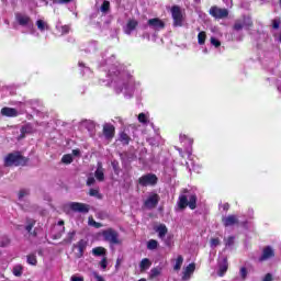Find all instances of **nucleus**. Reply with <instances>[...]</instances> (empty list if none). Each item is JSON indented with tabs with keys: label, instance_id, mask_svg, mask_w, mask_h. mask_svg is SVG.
Listing matches in <instances>:
<instances>
[{
	"label": "nucleus",
	"instance_id": "58836bf2",
	"mask_svg": "<svg viewBox=\"0 0 281 281\" xmlns=\"http://www.w3.org/2000/svg\"><path fill=\"white\" fill-rule=\"evenodd\" d=\"M13 274H14V277L20 278L22 276V267L21 266H14Z\"/></svg>",
	"mask_w": 281,
	"mask_h": 281
},
{
	"label": "nucleus",
	"instance_id": "6ab92c4d",
	"mask_svg": "<svg viewBox=\"0 0 281 281\" xmlns=\"http://www.w3.org/2000/svg\"><path fill=\"white\" fill-rule=\"evenodd\" d=\"M33 127L32 124L26 123L24 126L21 127V135L19 136V139L25 138V135L32 134Z\"/></svg>",
	"mask_w": 281,
	"mask_h": 281
},
{
	"label": "nucleus",
	"instance_id": "393cba45",
	"mask_svg": "<svg viewBox=\"0 0 281 281\" xmlns=\"http://www.w3.org/2000/svg\"><path fill=\"white\" fill-rule=\"evenodd\" d=\"M137 25H138V22L136 20H134V19L128 20V22H127V31H128L127 34H131L133 31H135Z\"/></svg>",
	"mask_w": 281,
	"mask_h": 281
},
{
	"label": "nucleus",
	"instance_id": "c85d7f7f",
	"mask_svg": "<svg viewBox=\"0 0 281 281\" xmlns=\"http://www.w3.org/2000/svg\"><path fill=\"white\" fill-rule=\"evenodd\" d=\"M75 236H76V232L71 231L70 233L67 234V237L64 238L63 243L67 244V245H70L74 241Z\"/></svg>",
	"mask_w": 281,
	"mask_h": 281
},
{
	"label": "nucleus",
	"instance_id": "3c124183",
	"mask_svg": "<svg viewBox=\"0 0 281 281\" xmlns=\"http://www.w3.org/2000/svg\"><path fill=\"white\" fill-rule=\"evenodd\" d=\"M92 276L97 281H104V278L100 276L97 271L92 272Z\"/></svg>",
	"mask_w": 281,
	"mask_h": 281
},
{
	"label": "nucleus",
	"instance_id": "5701e85b",
	"mask_svg": "<svg viewBox=\"0 0 281 281\" xmlns=\"http://www.w3.org/2000/svg\"><path fill=\"white\" fill-rule=\"evenodd\" d=\"M138 267L140 268V272L147 271L151 267V261L148 258H144L140 260Z\"/></svg>",
	"mask_w": 281,
	"mask_h": 281
},
{
	"label": "nucleus",
	"instance_id": "79ce46f5",
	"mask_svg": "<svg viewBox=\"0 0 281 281\" xmlns=\"http://www.w3.org/2000/svg\"><path fill=\"white\" fill-rule=\"evenodd\" d=\"M179 138L181 139V142L188 140L190 145L193 144V138H189L188 135L181 134V135L179 136Z\"/></svg>",
	"mask_w": 281,
	"mask_h": 281
},
{
	"label": "nucleus",
	"instance_id": "c9c22d12",
	"mask_svg": "<svg viewBox=\"0 0 281 281\" xmlns=\"http://www.w3.org/2000/svg\"><path fill=\"white\" fill-rule=\"evenodd\" d=\"M224 244L226 247H232L235 244V237L234 236H228L227 238L224 239Z\"/></svg>",
	"mask_w": 281,
	"mask_h": 281
},
{
	"label": "nucleus",
	"instance_id": "4468645a",
	"mask_svg": "<svg viewBox=\"0 0 281 281\" xmlns=\"http://www.w3.org/2000/svg\"><path fill=\"white\" fill-rule=\"evenodd\" d=\"M222 223L224 225V227H231L234 225H239V220L235 214H229L225 217H222Z\"/></svg>",
	"mask_w": 281,
	"mask_h": 281
},
{
	"label": "nucleus",
	"instance_id": "2eb2a0df",
	"mask_svg": "<svg viewBox=\"0 0 281 281\" xmlns=\"http://www.w3.org/2000/svg\"><path fill=\"white\" fill-rule=\"evenodd\" d=\"M195 270H196V265L194 262H191L189 266H187V268L183 269V272H182V281L190 280Z\"/></svg>",
	"mask_w": 281,
	"mask_h": 281
},
{
	"label": "nucleus",
	"instance_id": "9b49d317",
	"mask_svg": "<svg viewBox=\"0 0 281 281\" xmlns=\"http://www.w3.org/2000/svg\"><path fill=\"white\" fill-rule=\"evenodd\" d=\"M148 26L153 29L156 32H159L160 30H165L166 24L160 18H153L148 20Z\"/></svg>",
	"mask_w": 281,
	"mask_h": 281
},
{
	"label": "nucleus",
	"instance_id": "09e8293b",
	"mask_svg": "<svg viewBox=\"0 0 281 281\" xmlns=\"http://www.w3.org/2000/svg\"><path fill=\"white\" fill-rule=\"evenodd\" d=\"M95 183L94 177H90L87 179V187H92Z\"/></svg>",
	"mask_w": 281,
	"mask_h": 281
},
{
	"label": "nucleus",
	"instance_id": "f03ea898",
	"mask_svg": "<svg viewBox=\"0 0 281 281\" xmlns=\"http://www.w3.org/2000/svg\"><path fill=\"white\" fill-rule=\"evenodd\" d=\"M30 161L29 157H24L21 155V151H14L11 154H7L4 158V167H25Z\"/></svg>",
	"mask_w": 281,
	"mask_h": 281
},
{
	"label": "nucleus",
	"instance_id": "4d7b16f0",
	"mask_svg": "<svg viewBox=\"0 0 281 281\" xmlns=\"http://www.w3.org/2000/svg\"><path fill=\"white\" fill-rule=\"evenodd\" d=\"M74 0H58L59 4H67L69 2H72Z\"/></svg>",
	"mask_w": 281,
	"mask_h": 281
},
{
	"label": "nucleus",
	"instance_id": "e433bc0d",
	"mask_svg": "<svg viewBox=\"0 0 281 281\" xmlns=\"http://www.w3.org/2000/svg\"><path fill=\"white\" fill-rule=\"evenodd\" d=\"M137 120H138V123H142V124H147L148 123V119H147V115L145 113L138 114Z\"/></svg>",
	"mask_w": 281,
	"mask_h": 281
},
{
	"label": "nucleus",
	"instance_id": "1a4fd4ad",
	"mask_svg": "<svg viewBox=\"0 0 281 281\" xmlns=\"http://www.w3.org/2000/svg\"><path fill=\"white\" fill-rule=\"evenodd\" d=\"M68 207H70V210L72 212H78V213H82V214H88V212H90V205H87L81 202H71L68 205Z\"/></svg>",
	"mask_w": 281,
	"mask_h": 281
},
{
	"label": "nucleus",
	"instance_id": "cd10ccee",
	"mask_svg": "<svg viewBox=\"0 0 281 281\" xmlns=\"http://www.w3.org/2000/svg\"><path fill=\"white\" fill-rule=\"evenodd\" d=\"M183 262H184V258L181 255H179L177 257V261L175 262L173 270L180 271Z\"/></svg>",
	"mask_w": 281,
	"mask_h": 281
},
{
	"label": "nucleus",
	"instance_id": "603ef678",
	"mask_svg": "<svg viewBox=\"0 0 281 281\" xmlns=\"http://www.w3.org/2000/svg\"><path fill=\"white\" fill-rule=\"evenodd\" d=\"M89 194H90L91 196L99 198V190H97V189H90Z\"/></svg>",
	"mask_w": 281,
	"mask_h": 281
},
{
	"label": "nucleus",
	"instance_id": "864d4df0",
	"mask_svg": "<svg viewBox=\"0 0 281 281\" xmlns=\"http://www.w3.org/2000/svg\"><path fill=\"white\" fill-rule=\"evenodd\" d=\"M70 281H83V278H82V277L72 276V277L70 278Z\"/></svg>",
	"mask_w": 281,
	"mask_h": 281
},
{
	"label": "nucleus",
	"instance_id": "a211bd4d",
	"mask_svg": "<svg viewBox=\"0 0 281 281\" xmlns=\"http://www.w3.org/2000/svg\"><path fill=\"white\" fill-rule=\"evenodd\" d=\"M1 115L4 117H18V110L12 108H2Z\"/></svg>",
	"mask_w": 281,
	"mask_h": 281
},
{
	"label": "nucleus",
	"instance_id": "7ed1b4c3",
	"mask_svg": "<svg viewBox=\"0 0 281 281\" xmlns=\"http://www.w3.org/2000/svg\"><path fill=\"white\" fill-rule=\"evenodd\" d=\"M254 27V20L250 15H243L239 19L235 20V24H233V30L235 32H239L241 30H250Z\"/></svg>",
	"mask_w": 281,
	"mask_h": 281
},
{
	"label": "nucleus",
	"instance_id": "0e129e2a",
	"mask_svg": "<svg viewBox=\"0 0 281 281\" xmlns=\"http://www.w3.org/2000/svg\"><path fill=\"white\" fill-rule=\"evenodd\" d=\"M280 4H281V0H280Z\"/></svg>",
	"mask_w": 281,
	"mask_h": 281
},
{
	"label": "nucleus",
	"instance_id": "20e7f679",
	"mask_svg": "<svg viewBox=\"0 0 281 281\" xmlns=\"http://www.w3.org/2000/svg\"><path fill=\"white\" fill-rule=\"evenodd\" d=\"M171 19H173V27H181L184 22V15H182L181 7L173 5L170 9Z\"/></svg>",
	"mask_w": 281,
	"mask_h": 281
},
{
	"label": "nucleus",
	"instance_id": "f8f14e48",
	"mask_svg": "<svg viewBox=\"0 0 281 281\" xmlns=\"http://www.w3.org/2000/svg\"><path fill=\"white\" fill-rule=\"evenodd\" d=\"M276 257V252L273 251L271 246L263 247V250L261 252V256L259 258V262H265L268 259H272Z\"/></svg>",
	"mask_w": 281,
	"mask_h": 281
},
{
	"label": "nucleus",
	"instance_id": "e2e57ef3",
	"mask_svg": "<svg viewBox=\"0 0 281 281\" xmlns=\"http://www.w3.org/2000/svg\"><path fill=\"white\" fill-rule=\"evenodd\" d=\"M280 43H281V33H280Z\"/></svg>",
	"mask_w": 281,
	"mask_h": 281
},
{
	"label": "nucleus",
	"instance_id": "ddd939ff",
	"mask_svg": "<svg viewBox=\"0 0 281 281\" xmlns=\"http://www.w3.org/2000/svg\"><path fill=\"white\" fill-rule=\"evenodd\" d=\"M103 135L108 140H112L115 137V127L111 123H105L103 125Z\"/></svg>",
	"mask_w": 281,
	"mask_h": 281
},
{
	"label": "nucleus",
	"instance_id": "39448f33",
	"mask_svg": "<svg viewBox=\"0 0 281 281\" xmlns=\"http://www.w3.org/2000/svg\"><path fill=\"white\" fill-rule=\"evenodd\" d=\"M158 182L159 178L154 173H146L137 180V183L140 187H156Z\"/></svg>",
	"mask_w": 281,
	"mask_h": 281
},
{
	"label": "nucleus",
	"instance_id": "dca6fc26",
	"mask_svg": "<svg viewBox=\"0 0 281 281\" xmlns=\"http://www.w3.org/2000/svg\"><path fill=\"white\" fill-rule=\"evenodd\" d=\"M228 269H229V262L227 261V257H224L222 259V262H220L218 265V277L220 278L225 277Z\"/></svg>",
	"mask_w": 281,
	"mask_h": 281
},
{
	"label": "nucleus",
	"instance_id": "13d9d810",
	"mask_svg": "<svg viewBox=\"0 0 281 281\" xmlns=\"http://www.w3.org/2000/svg\"><path fill=\"white\" fill-rule=\"evenodd\" d=\"M237 225H240V226H243L244 228H247V226H248V221H244V222H241V223H239V224H237Z\"/></svg>",
	"mask_w": 281,
	"mask_h": 281
},
{
	"label": "nucleus",
	"instance_id": "a19ab883",
	"mask_svg": "<svg viewBox=\"0 0 281 281\" xmlns=\"http://www.w3.org/2000/svg\"><path fill=\"white\" fill-rule=\"evenodd\" d=\"M210 42H211V45L214 46V47H221L222 46L221 41H218L214 36L211 37Z\"/></svg>",
	"mask_w": 281,
	"mask_h": 281
},
{
	"label": "nucleus",
	"instance_id": "f704fd0d",
	"mask_svg": "<svg viewBox=\"0 0 281 281\" xmlns=\"http://www.w3.org/2000/svg\"><path fill=\"white\" fill-rule=\"evenodd\" d=\"M88 224L91 225V226H94L95 229H99V228L102 227V223L95 222V220H94L93 217H90V218L88 220Z\"/></svg>",
	"mask_w": 281,
	"mask_h": 281
},
{
	"label": "nucleus",
	"instance_id": "f257e3e1",
	"mask_svg": "<svg viewBox=\"0 0 281 281\" xmlns=\"http://www.w3.org/2000/svg\"><path fill=\"white\" fill-rule=\"evenodd\" d=\"M198 196L194 193H191L188 189L182 190V194L178 198V209L179 211H184L187 207H190L191 211L196 210Z\"/></svg>",
	"mask_w": 281,
	"mask_h": 281
},
{
	"label": "nucleus",
	"instance_id": "423d86ee",
	"mask_svg": "<svg viewBox=\"0 0 281 281\" xmlns=\"http://www.w3.org/2000/svg\"><path fill=\"white\" fill-rule=\"evenodd\" d=\"M101 236H103V240L108 241L111 245H120L121 241L119 239V233L113 228L104 229L101 233Z\"/></svg>",
	"mask_w": 281,
	"mask_h": 281
},
{
	"label": "nucleus",
	"instance_id": "412c9836",
	"mask_svg": "<svg viewBox=\"0 0 281 281\" xmlns=\"http://www.w3.org/2000/svg\"><path fill=\"white\" fill-rule=\"evenodd\" d=\"M92 256L106 258V248L104 247L92 248Z\"/></svg>",
	"mask_w": 281,
	"mask_h": 281
},
{
	"label": "nucleus",
	"instance_id": "8fccbe9b",
	"mask_svg": "<svg viewBox=\"0 0 281 281\" xmlns=\"http://www.w3.org/2000/svg\"><path fill=\"white\" fill-rule=\"evenodd\" d=\"M25 195H29V191L27 190L19 191V200L24 199Z\"/></svg>",
	"mask_w": 281,
	"mask_h": 281
},
{
	"label": "nucleus",
	"instance_id": "b1692460",
	"mask_svg": "<svg viewBox=\"0 0 281 281\" xmlns=\"http://www.w3.org/2000/svg\"><path fill=\"white\" fill-rule=\"evenodd\" d=\"M119 140L123 145L127 146L128 144H131L132 138H131V136H128V134L126 132H121Z\"/></svg>",
	"mask_w": 281,
	"mask_h": 281
},
{
	"label": "nucleus",
	"instance_id": "052dcab7",
	"mask_svg": "<svg viewBox=\"0 0 281 281\" xmlns=\"http://www.w3.org/2000/svg\"><path fill=\"white\" fill-rule=\"evenodd\" d=\"M58 225H59V226L65 225V221H63V220L59 221V222H58Z\"/></svg>",
	"mask_w": 281,
	"mask_h": 281
},
{
	"label": "nucleus",
	"instance_id": "2f4dec72",
	"mask_svg": "<svg viewBox=\"0 0 281 281\" xmlns=\"http://www.w3.org/2000/svg\"><path fill=\"white\" fill-rule=\"evenodd\" d=\"M160 273H161L160 268H153V269H150L149 278L150 279L158 278L160 276Z\"/></svg>",
	"mask_w": 281,
	"mask_h": 281
},
{
	"label": "nucleus",
	"instance_id": "f3484780",
	"mask_svg": "<svg viewBox=\"0 0 281 281\" xmlns=\"http://www.w3.org/2000/svg\"><path fill=\"white\" fill-rule=\"evenodd\" d=\"M94 177L97 181L103 182L104 181V169L102 162H97V169L94 171Z\"/></svg>",
	"mask_w": 281,
	"mask_h": 281
},
{
	"label": "nucleus",
	"instance_id": "a878e982",
	"mask_svg": "<svg viewBox=\"0 0 281 281\" xmlns=\"http://www.w3.org/2000/svg\"><path fill=\"white\" fill-rule=\"evenodd\" d=\"M111 10V2L108 0H104L103 3H101L100 11L101 13L106 14Z\"/></svg>",
	"mask_w": 281,
	"mask_h": 281
},
{
	"label": "nucleus",
	"instance_id": "bf43d9fd",
	"mask_svg": "<svg viewBox=\"0 0 281 281\" xmlns=\"http://www.w3.org/2000/svg\"><path fill=\"white\" fill-rule=\"evenodd\" d=\"M229 203H226L223 205V211H229Z\"/></svg>",
	"mask_w": 281,
	"mask_h": 281
},
{
	"label": "nucleus",
	"instance_id": "4c0bfd02",
	"mask_svg": "<svg viewBox=\"0 0 281 281\" xmlns=\"http://www.w3.org/2000/svg\"><path fill=\"white\" fill-rule=\"evenodd\" d=\"M9 245H10V238H8L5 236L0 238V247L1 248L8 247Z\"/></svg>",
	"mask_w": 281,
	"mask_h": 281
},
{
	"label": "nucleus",
	"instance_id": "9d476101",
	"mask_svg": "<svg viewBox=\"0 0 281 281\" xmlns=\"http://www.w3.org/2000/svg\"><path fill=\"white\" fill-rule=\"evenodd\" d=\"M87 247L88 241L86 239H80L78 243L72 244V248L78 249V252H76V258L81 259L83 254H86Z\"/></svg>",
	"mask_w": 281,
	"mask_h": 281
},
{
	"label": "nucleus",
	"instance_id": "c756f323",
	"mask_svg": "<svg viewBox=\"0 0 281 281\" xmlns=\"http://www.w3.org/2000/svg\"><path fill=\"white\" fill-rule=\"evenodd\" d=\"M26 263L31 265V266H36L37 265V258L35 254H30L29 256H26Z\"/></svg>",
	"mask_w": 281,
	"mask_h": 281
},
{
	"label": "nucleus",
	"instance_id": "a18cd8bd",
	"mask_svg": "<svg viewBox=\"0 0 281 281\" xmlns=\"http://www.w3.org/2000/svg\"><path fill=\"white\" fill-rule=\"evenodd\" d=\"M36 25H37V29L40 30V31H45V22L44 21H42V20H38L37 22H36Z\"/></svg>",
	"mask_w": 281,
	"mask_h": 281
},
{
	"label": "nucleus",
	"instance_id": "473e14b6",
	"mask_svg": "<svg viewBox=\"0 0 281 281\" xmlns=\"http://www.w3.org/2000/svg\"><path fill=\"white\" fill-rule=\"evenodd\" d=\"M61 162L66 165H70L71 162H74V157H71L70 154H66L63 156Z\"/></svg>",
	"mask_w": 281,
	"mask_h": 281
},
{
	"label": "nucleus",
	"instance_id": "c03bdc74",
	"mask_svg": "<svg viewBox=\"0 0 281 281\" xmlns=\"http://www.w3.org/2000/svg\"><path fill=\"white\" fill-rule=\"evenodd\" d=\"M100 267L103 270H105L108 268V258L106 257H103V259H101Z\"/></svg>",
	"mask_w": 281,
	"mask_h": 281
},
{
	"label": "nucleus",
	"instance_id": "bb28decb",
	"mask_svg": "<svg viewBox=\"0 0 281 281\" xmlns=\"http://www.w3.org/2000/svg\"><path fill=\"white\" fill-rule=\"evenodd\" d=\"M206 41V32L205 31H200L198 34V44L200 46L205 45Z\"/></svg>",
	"mask_w": 281,
	"mask_h": 281
},
{
	"label": "nucleus",
	"instance_id": "7c9ffc66",
	"mask_svg": "<svg viewBox=\"0 0 281 281\" xmlns=\"http://www.w3.org/2000/svg\"><path fill=\"white\" fill-rule=\"evenodd\" d=\"M158 247L159 241H157L156 239H149L148 244L146 245V248H148L149 250L157 249Z\"/></svg>",
	"mask_w": 281,
	"mask_h": 281
},
{
	"label": "nucleus",
	"instance_id": "de8ad7c7",
	"mask_svg": "<svg viewBox=\"0 0 281 281\" xmlns=\"http://www.w3.org/2000/svg\"><path fill=\"white\" fill-rule=\"evenodd\" d=\"M218 245H221V239H218V238H212L211 239V246L212 247H217Z\"/></svg>",
	"mask_w": 281,
	"mask_h": 281
},
{
	"label": "nucleus",
	"instance_id": "0eeeda50",
	"mask_svg": "<svg viewBox=\"0 0 281 281\" xmlns=\"http://www.w3.org/2000/svg\"><path fill=\"white\" fill-rule=\"evenodd\" d=\"M209 13L215 20H223L229 16V11L227 9H222L217 5L211 7Z\"/></svg>",
	"mask_w": 281,
	"mask_h": 281
},
{
	"label": "nucleus",
	"instance_id": "5fc2aeb1",
	"mask_svg": "<svg viewBox=\"0 0 281 281\" xmlns=\"http://www.w3.org/2000/svg\"><path fill=\"white\" fill-rule=\"evenodd\" d=\"M71 154H72V156H75V157H79V155L81 154V151H79V149H72Z\"/></svg>",
	"mask_w": 281,
	"mask_h": 281
},
{
	"label": "nucleus",
	"instance_id": "49530a36",
	"mask_svg": "<svg viewBox=\"0 0 281 281\" xmlns=\"http://www.w3.org/2000/svg\"><path fill=\"white\" fill-rule=\"evenodd\" d=\"M69 31H70V26L69 25L61 26V34L63 35H68Z\"/></svg>",
	"mask_w": 281,
	"mask_h": 281
},
{
	"label": "nucleus",
	"instance_id": "6e6552de",
	"mask_svg": "<svg viewBox=\"0 0 281 281\" xmlns=\"http://www.w3.org/2000/svg\"><path fill=\"white\" fill-rule=\"evenodd\" d=\"M160 195L158 193H150L148 199L145 200L144 206L148 210H154L159 205Z\"/></svg>",
	"mask_w": 281,
	"mask_h": 281
},
{
	"label": "nucleus",
	"instance_id": "aec40b11",
	"mask_svg": "<svg viewBox=\"0 0 281 281\" xmlns=\"http://www.w3.org/2000/svg\"><path fill=\"white\" fill-rule=\"evenodd\" d=\"M156 232L158 233V238L164 239L168 235V227L165 224H160L156 227Z\"/></svg>",
	"mask_w": 281,
	"mask_h": 281
},
{
	"label": "nucleus",
	"instance_id": "6e6d98bb",
	"mask_svg": "<svg viewBox=\"0 0 281 281\" xmlns=\"http://www.w3.org/2000/svg\"><path fill=\"white\" fill-rule=\"evenodd\" d=\"M263 281H272V274L268 273L265 276Z\"/></svg>",
	"mask_w": 281,
	"mask_h": 281
},
{
	"label": "nucleus",
	"instance_id": "72a5a7b5",
	"mask_svg": "<svg viewBox=\"0 0 281 281\" xmlns=\"http://www.w3.org/2000/svg\"><path fill=\"white\" fill-rule=\"evenodd\" d=\"M35 224V222H30L29 225L25 226V231L29 232V234L33 235L34 237H36L37 235L36 232L32 233Z\"/></svg>",
	"mask_w": 281,
	"mask_h": 281
},
{
	"label": "nucleus",
	"instance_id": "4be33fe9",
	"mask_svg": "<svg viewBox=\"0 0 281 281\" xmlns=\"http://www.w3.org/2000/svg\"><path fill=\"white\" fill-rule=\"evenodd\" d=\"M16 21H18L19 25L27 26L30 21H31V19H30L29 15H21V14H19V15H16Z\"/></svg>",
	"mask_w": 281,
	"mask_h": 281
},
{
	"label": "nucleus",
	"instance_id": "ea45409f",
	"mask_svg": "<svg viewBox=\"0 0 281 281\" xmlns=\"http://www.w3.org/2000/svg\"><path fill=\"white\" fill-rule=\"evenodd\" d=\"M247 274H248V271H247L246 267H243V268L239 269L240 279L246 280L247 279Z\"/></svg>",
	"mask_w": 281,
	"mask_h": 281
},
{
	"label": "nucleus",
	"instance_id": "680f3d73",
	"mask_svg": "<svg viewBox=\"0 0 281 281\" xmlns=\"http://www.w3.org/2000/svg\"><path fill=\"white\" fill-rule=\"evenodd\" d=\"M138 281H147L146 279H140V280H138Z\"/></svg>",
	"mask_w": 281,
	"mask_h": 281
},
{
	"label": "nucleus",
	"instance_id": "37998d69",
	"mask_svg": "<svg viewBox=\"0 0 281 281\" xmlns=\"http://www.w3.org/2000/svg\"><path fill=\"white\" fill-rule=\"evenodd\" d=\"M280 24H281V20L280 19L272 20V29L279 30L280 29Z\"/></svg>",
	"mask_w": 281,
	"mask_h": 281
}]
</instances>
